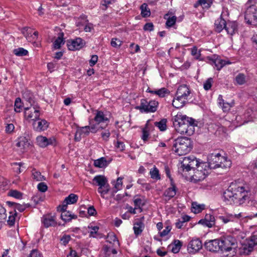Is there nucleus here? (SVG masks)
Returning <instances> with one entry per match:
<instances>
[{
  "instance_id": "1",
  "label": "nucleus",
  "mask_w": 257,
  "mask_h": 257,
  "mask_svg": "<svg viewBox=\"0 0 257 257\" xmlns=\"http://www.w3.org/2000/svg\"><path fill=\"white\" fill-rule=\"evenodd\" d=\"M248 192L243 186L236 183H231L223 193L224 201L236 205H241L245 202Z\"/></svg>"
},
{
  "instance_id": "2",
  "label": "nucleus",
  "mask_w": 257,
  "mask_h": 257,
  "mask_svg": "<svg viewBox=\"0 0 257 257\" xmlns=\"http://www.w3.org/2000/svg\"><path fill=\"white\" fill-rule=\"evenodd\" d=\"M173 125L177 132L190 136L195 132L194 120L181 113H178L173 119Z\"/></svg>"
},
{
  "instance_id": "3",
  "label": "nucleus",
  "mask_w": 257,
  "mask_h": 257,
  "mask_svg": "<svg viewBox=\"0 0 257 257\" xmlns=\"http://www.w3.org/2000/svg\"><path fill=\"white\" fill-rule=\"evenodd\" d=\"M193 147L191 139L187 137H180L175 139L173 145V150L179 156L189 153Z\"/></svg>"
},
{
  "instance_id": "4",
  "label": "nucleus",
  "mask_w": 257,
  "mask_h": 257,
  "mask_svg": "<svg viewBox=\"0 0 257 257\" xmlns=\"http://www.w3.org/2000/svg\"><path fill=\"white\" fill-rule=\"evenodd\" d=\"M208 166L211 169L218 168L227 169L231 166V163L229 160L222 156L219 153H212L208 156Z\"/></svg>"
},
{
  "instance_id": "5",
  "label": "nucleus",
  "mask_w": 257,
  "mask_h": 257,
  "mask_svg": "<svg viewBox=\"0 0 257 257\" xmlns=\"http://www.w3.org/2000/svg\"><path fill=\"white\" fill-rule=\"evenodd\" d=\"M190 95V90L186 85L180 86L176 93V98L172 101L174 107L179 108L183 107L188 100Z\"/></svg>"
},
{
  "instance_id": "6",
  "label": "nucleus",
  "mask_w": 257,
  "mask_h": 257,
  "mask_svg": "<svg viewBox=\"0 0 257 257\" xmlns=\"http://www.w3.org/2000/svg\"><path fill=\"white\" fill-rule=\"evenodd\" d=\"M92 120H89L90 125L80 127L77 128L75 135V140L76 141H80L82 137L88 136L90 133H96L99 130H103L105 128V126L97 127L96 124H91Z\"/></svg>"
},
{
  "instance_id": "7",
  "label": "nucleus",
  "mask_w": 257,
  "mask_h": 257,
  "mask_svg": "<svg viewBox=\"0 0 257 257\" xmlns=\"http://www.w3.org/2000/svg\"><path fill=\"white\" fill-rule=\"evenodd\" d=\"M159 102L156 100L148 101L146 99H141L140 104L135 107L142 113L155 112L157 110Z\"/></svg>"
},
{
  "instance_id": "8",
  "label": "nucleus",
  "mask_w": 257,
  "mask_h": 257,
  "mask_svg": "<svg viewBox=\"0 0 257 257\" xmlns=\"http://www.w3.org/2000/svg\"><path fill=\"white\" fill-rule=\"evenodd\" d=\"M93 181L99 186L98 192L100 194L101 197L104 198V196L106 195L110 190V186L108 183L107 178L103 175L95 176Z\"/></svg>"
},
{
  "instance_id": "9",
  "label": "nucleus",
  "mask_w": 257,
  "mask_h": 257,
  "mask_svg": "<svg viewBox=\"0 0 257 257\" xmlns=\"http://www.w3.org/2000/svg\"><path fill=\"white\" fill-rule=\"evenodd\" d=\"M220 251L227 252L234 250L236 247V239L232 236L229 235L220 239Z\"/></svg>"
},
{
  "instance_id": "10",
  "label": "nucleus",
  "mask_w": 257,
  "mask_h": 257,
  "mask_svg": "<svg viewBox=\"0 0 257 257\" xmlns=\"http://www.w3.org/2000/svg\"><path fill=\"white\" fill-rule=\"evenodd\" d=\"M40 115V107L37 106L25 107L24 116L28 121L32 120L34 121L36 119L39 118Z\"/></svg>"
},
{
  "instance_id": "11",
  "label": "nucleus",
  "mask_w": 257,
  "mask_h": 257,
  "mask_svg": "<svg viewBox=\"0 0 257 257\" xmlns=\"http://www.w3.org/2000/svg\"><path fill=\"white\" fill-rule=\"evenodd\" d=\"M15 143L18 150L22 153L27 151L30 145L29 139L25 136H21L18 138L16 140Z\"/></svg>"
},
{
  "instance_id": "12",
  "label": "nucleus",
  "mask_w": 257,
  "mask_h": 257,
  "mask_svg": "<svg viewBox=\"0 0 257 257\" xmlns=\"http://www.w3.org/2000/svg\"><path fill=\"white\" fill-rule=\"evenodd\" d=\"M36 143L41 148H45L49 145L55 146L57 144L55 137L47 138L42 136H39L36 138Z\"/></svg>"
},
{
  "instance_id": "13",
  "label": "nucleus",
  "mask_w": 257,
  "mask_h": 257,
  "mask_svg": "<svg viewBox=\"0 0 257 257\" xmlns=\"http://www.w3.org/2000/svg\"><path fill=\"white\" fill-rule=\"evenodd\" d=\"M94 114L93 120L96 122L95 124H96L97 127H100V126H98L100 124L106 123V125H107L109 123V118L107 117L106 114L102 110H95ZM100 126H101L100 125Z\"/></svg>"
},
{
  "instance_id": "14",
  "label": "nucleus",
  "mask_w": 257,
  "mask_h": 257,
  "mask_svg": "<svg viewBox=\"0 0 257 257\" xmlns=\"http://www.w3.org/2000/svg\"><path fill=\"white\" fill-rule=\"evenodd\" d=\"M202 247V243L199 238H193L188 243L187 250L190 253H195Z\"/></svg>"
},
{
  "instance_id": "15",
  "label": "nucleus",
  "mask_w": 257,
  "mask_h": 257,
  "mask_svg": "<svg viewBox=\"0 0 257 257\" xmlns=\"http://www.w3.org/2000/svg\"><path fill=\"white\" fill-rule=\"evenodd\" d=\"M205 248L210 251L217 252L220 250V239H215L205 241Z\"/></svg>"
},
{
  "instance_id": "16",
  "label": "nucleus",
  "mask_w": 257,
  "mask_h": 257,
  "mask_svg": "<svg viewBox=\"0 0 257 257\" xmlns=\"http://www.w3.org/2000/svg\"><path fill=\"white\" fill-rule=\"evenodd\" d=\"M32 125L34 130L37 132H42L47 129L49 126V123L45 119H41L39 117L33 122Z\"/></svg>"
},
{
  "instance_id": "17",
  "label": "nucleus",
  "mask_w": 257,
  "mask_h": 257,
  "mask_svg": "<svg viewBox=\"0 0 257 257\" xmlns=\"http://www.w3.org/2000/svg\"><path fill=\"white\" fill-rule=\"evenodd\" d=\"M119 246L111 245V244H105L103 246V254L105 257H115Z\"/></svg>"
},
{
  "instance_id": "18",
  "label": "nucleus",
  "mask_w": 257,
  "mask_h": 257,
  "mask_svg": "<svg viewBox=\"0 0 257 257\" xmlns=\"http://www.w3.org/2000/svg\"><path fill=\"white\" fill-rule=\"evenodd\" d=\"M67 47L69 50L75 51L79 50L83 46V40L80 38L67 41Z\"/></svg>"
},
{
  "instance_id": "19",
  "label": "nucleus",
  "mask_w": 257,
  "mask_h": 257,
  "mask_svg": "<svg viewBox=\"0 0 257 257\" xmlns=\"http://www.w3.org/2000/svg\"><path fill=\"white\" fill-rule=\"evenodd\" d=\"M144 217L143 216L139 219H137L134 224L133 229L134 233L136 236L141 234L144 228Z\"/></svg>"
},
{
  "instance_id": "20",
  "label": "nucleus",
  "mask_w": 257,
  "mask_h": 257,
  "mask_svg": "<svg viewBox=\"0 0 257 257\" xmlns=\"http://www.w3.org/2000/svg\"><path fill=\"white\" fill-rule=\"evenodd\" d=\"M41 221L44 226L46 228L55 226L57 225L55 217L50 215H44L41 219Z\"/></svg>"
},
{
  "instance_id": "21",
  "label": "nucleus",
  "mask_w": 257,
  "mask_h": 257,
  "mask_svg": "<svg viewBox=\"0 0 257 257\" xmlns=\"http://www.w3.org/2000/svg\"><path fill=\"white\" fill-rule=\"evenodd\" d=\"M198 223L209 228L212 227L215 225V217L210 214H207L204 219L198 221Z\"/></svg>"
},
{
  "instance_id": "22",
  "label": "nucleus",
  "mask_w": 257,
  "mask_h": 257,
  "mask_svg": "<svg viewBox=\"0 0 257 257\" xmlns=\"http://www.w3.org/2000/svg\"><path fill=\"white\" fill-rule=\"evenodd\" d=\"M209 60L215 65L216 69L218 70H220L226 64L229 63L221 59L220 57L216 55H213Z\"/></svg>"
},
{
  "instance_id": "23",
  "label": "nucleus",
  "mask_w": 257,
  "mask_h": 257,
  "mask_svg": "<svg viewBox=\"0 0 257 257\" xmlns=\"http://www.w3.org/2000/svg\"><path fill=\"white\" fill-rule=\"evenodd\" d=\"M164 18L166 20V27L167 28L173 27L176 22L177 17L172 12H168L164 15Z\"/></svg>"
},
{
  "instance_id": "24",
  "label": "nucleus",
  "mask_w": 257,
  "mask_h": 257,
  "mask_svg": "<svg viewBox=\"0 0 257 257\" xmlns=\"http://www.w3.org/2000/svg\"><path fill=\"white\" fill-rule=\"evenodd\" d=\"M217 100L218 105L222 108V109L224 112L228 111L234 104L233 101H232L230 103L225 102L221 95H219L218 96Z\"/></svg>"
},
{
  "instance_id": "25",
  "label": "nucleus",
  "mask_w": 257,
  "mask_h": 257,
  "mask_svg": "<svg viewBox=\"0 0 257 257\" xmlns=\"http://www.w3.org/2000/svg\"><path fill=\"white\" fill-rule=\"evenodd\" d=\"M23 33L29 42H35L38 36V32L37 31L34 32L32 34L31 30L29 28H25L23 30Z\"/></svg>"
},
{
  "instance_id": "26",
  "label": "nucleus",
  "mask_w": 257,
  "mask_h": 257,
  "mask_svg": "<svg viewBox=\"0 0 257 257\" xmlns=\"http://www.w3.org/2000/svg\"><path fill=\"white\" fill-rule=\"evenodd\" d=\"M78 199L77 195L74 194H70L68 197H66L62 202L61 206H63V209H67L68 204H73L75 203Z\"/></svg>"
},
{
  "instance_id": "27",
  "label": "nucleus",
  "mask_w": 257,
  "mask_h": 257,
  "mask_svg": "<svg viewBox=\"0 0 257 257\" xmlns=\"http://www.w3.org/2000/svg\"><path fill=\"white\" fill-rule=\"evenodd\" d=\"M227 22L222 18V15L215 20L214 23L215 30L218 33L221 32L225 28Z\"/></svg>"
},
{
  "instance_id": "28",
  "label": "nucleus",
  "mask_w": 257,
  "mask_h": 257,
  "mask_svg": "<svg viewBox=\"0 0 257 257\" xmlns=\"http://www.w3.org/2000/svg\"><path fill=\"white\" fill-rule=\"evenodd\" d=\"M58 209L61 211V219L66 222L70 221L72 218H77L76 215L71 214L69 211H67V209H63V206L60 205L58 207Z\"/></svg>"
},
{
  "instance_id": "29",
  "label": "nucleus",
  "mask_w": 257,
  "mask_h": 257,
  "mask_svg": "<svg viewBox=\"0 0 257 257\" xmlns=\"http://www.w3.org/2000/svg\"><path fill=\"white\" fill-rule=\"evenodd\" d=\"M247 17L257 20V7L255 6H249L247 8L245 18L246 19Z\"/></svg>"
},
{
  "instance_id": "30",
  "label": "nucleus",
  "mask_w": 257,
  "mask_h": 257,
  "mask_svg": "<svg viewBox=\"0 0 257 257\" xmlns=\"http://www.w3.org/2000/svg\"><path fill=\"white\" fill-rule=\"evenodd\" d=\"M205 166H206V164L204 163H199L198 160L194 156H191L190 163L189 166H188L187 171L191 170V169H193L195 168V167H197L198 168H199L200 167L202 168L203 167Z\"/></svg>"
},
{
  "instance_id": "31",
  "label": "nucleus",
  "mask_w": 257,
  "mask_h": 257,
  "mask_svg": "<svg viewBox=\"0 0 257 257\" xmlns=\"http://www.w3.org/2000/svg\"><path fill=\"white\" fill-rule=\"evenodd\" d=\"M231 115L234 116V114H233L232 113H229L226 116V117L227 118H229ZM234 117V118H232L230 120H228V121L231 122L235 127L240 126L244 124L245 122V120H242L241 116L235 115Z\"/></svg>"
},
{
  "instance_id": "32",
  "label": "nucleus",
  "mask_w": 257,
  "mask_h": 257,
  "mask_svg": "<svg viewBox=\"0 0 257 257\" xmlns=\"http://www.w3.org/2000/svg\"><path fill=\"white\" fill-rule=\"evenodd\" d=\"M225 29L228 34L232 36L237 32V24L235 22H228Z\"/></svg>"
},
{
  "instance_id": "33",
  "label": "nucleus",
  "mask_w": 257,
  "mask_h": 257,
  "mask_svg": "<svg viewBox=\"0 0 257 257\" xmlns=\"http://www.w3.org/2000/svg\"><path fill=\"white\" fill-rule=\"evenodd\" d=\"M63 37L64 33L63 32L59 33L57 38L53 43V47L55 49H60L61 45L64 44L65 40Z\"/></svg>"
},
{
  "instance_id": "34",
  "label": "nucleus",
  "mask_w": 257,
  "mask_h": 257,
  "mask_svg": "<svg viewBox=\"0 0 257 257\" xmlns=\"http://www.w3.org/2000/svg\"><path fill=\"white\" fill-rule=\"evenodd\" d=\"M106 242L111 245L119 246V243L116 235L113 233H109L106 237Z\"/></svg>"
},
{
  "instance_id": "35",
  "label": "nucleus",
  "mask_w": 257,
  "mask_h": 257,
  "mask_svg": "<svg viewBox=\"0 0 257 257\" xmlns=\"http://www.w3.org/2000/svg\"><path fill=\"white\" fill-rule=\"evenodd\" d=\"M212 4L211 0H198L194 5V7L195 8H197L198 7L201 6L203 9H208Z\"/></svg>"
},
{
  "instance_id": "36",
  "label": "nucleus",
  "mask_w": 257,
  "mask_h": 257,
  "mask_svg": "<svg viewBox=\"0 0 257 257\" xmlns=\"http://www.w3.org/2000/svg\"><path fill=\"white\" fill-rule=\"evenodd\" d=\"M182 245V243L179 240H175L174 242L169 245V247L171 249L172 252L174 253H178Z\"/></svg>"
},
{
  "instance_id": "37",
  "label": "nucleus",
  "mask_w": 257,
  "mask_h": 257,
  "mask_svg": "<svg viewBox=\"0 0 257 257\" xmlns=\"http://www.w3.org/2000/svg\"><path fill=\"white\" fill-rule=\"evenodd\" d=\"M247 81V78L245 74L239 73L236 75L234 78V83L242 85L244 84Z\"/></svg>"
},
{
  "instance_id": "38",
  "label": "nucleus",
  "mask_w": 257,
  "mask_h": 257,
  "mask_svg": "<svg viewBox=\"0 0 257 257\" xmlns=\"http://www.w3.org/2000/svg\"><path fill=\"white\" fill-rule=\"evenodd\" d=\"M176 194V186L172 184L171 187L168 188L165 190L164 193V195L168 198V199H170L175 196Z\"/></svg>"
},
{
  "instance_id": "39",
  "label": "nucleus",
  "mask_w": 257,
  "mask_h": 257,
  "mask_svg": "<svg viewBox=\"0 0 257 257\" xmlns=\"http://www.w3.org/2000/svg\"><path fill=\"white\" fill-rule=\"evenodd\" d=\"M190 217L188 215H185L181 217L180 218L178 219L175 222V226L178 229H180L184 225V223L190 220Z\"/></svg>"
},
{
  "instance_id": "40",
  "label": "nucleus",
  "mask_w": 257,
  "mask_h": 257,
  "mask_svg": "<svg viewBox=\"0 0 257 257\" xmlns=\"http://www.w3.org/2000/svg\"><path fill=\"white\" fill-rule=\"evenodd\" d=\"M206 176L207 175L206 174L205 171H203L201 169L200 170L198 168L195 171L193 177L196 180L201 181L204 179Z\"/></svg>"
},
{
  "instance_id": "41",
  "label": "nucleus",
  "mask_w": 257,
  "mask_h": 257,
  "mask_svg": "<svg viewBox=\"0 0 257 257\" xmlns=\"http://www.w3.org/2000/svg\"><path fill=\"white\" fill-rule=\"evenodd\" d=\"M226 215L230 222L237 221L244 217L241 213L237 214L226 213Z\"/></svg>"
},
{
  "instance_id": "42",
  "label": "nucleus",
  "mask_w": 257,
  "mask_h": 257,
  "mask_svg": "<svg viewBox=\"0 0 257 257\" xmlns=\"http://www.w3.org/2000/svg\"><path fill=\"white\" fill-rule=\"evenodd\" d=\"M191 156L184 157L182 161L180 160L181 166L180 169L183 171H187L188 166L189 165Z\"/></svg>"
},
{
  "instance_id": "43",
  "label": "nucleus",
  "mask_w": 257,
  "mask_h": 257,
  "mask_svg": "<svg viewBox=\"0 0 257 257\" xmlns=\"http://www.w3.org/2000/svg\"><path fill=\"white\" fill-rule=\"evenodd\" d=\"M140 9L141 10V15L143 17L146 18L150 16L151 12L147 4H143L140 7Z\"/></svg>"
},
{
  "instance_id": "44",
  "label": "nucleus",
  "mask_w": 257,
  "mask_h": 257,
  "mask_svg": "<svg viewBox=\"0 0 257 257\" xmlns=\"http://www.w3.org/2000/svg\"><path fill=\"white\" fill-rule=\"evenodd\" d=\"M205 207L204 204H199L196 202L192 203V211L194 213H199L201 212Z\"/></svg>"
},
{
  "instance_id": "45",
  "label": "nucleus",
  "mask_w": 257,
  "mask_h": 257,
  "mask_svg": "<svg viewBox=\"0 0 257 257\" xmlns=\"http://www.w3.org/2000/svg\"><path fill=\"white\" fill-rule=\"evenodd\" d=\"M94 165L97 168H103L107 166L106 160L104 157H101L94 161Z\"/></svg>"
},
{
  "instance_id": "46",
  "label": "nucleus",
  "mask_w": 257,
  "mask_h": 257,
  "mask_svg": "<svg viewBox=\"0 0 257 257\" xmlns=\"http://www.w3.org/2000/svg\"><path fill=\"white\" fill-rule=\"evenodd\" d=\"M13 53L17 56L22 57L28 55V51L22 47L14 49Z\"/></svg>"
},
{
  "instance_id": "47",
  "label": "nucleus",
  "mask_w": 257,
  "mask_h": 257,
  "mask_svg": "<svg viewBox=\"0 0 257 257\" xmlns=\"http://www.w3.org/2000/svg\"><path fill=\"white\" fill-rule=\"evenodd\" d=\"M32 174L33 179L37 181H41L45 180L44 176L42 175L41 173L35 169L32 170Z\"/></svg>"
},
{
  "instance_id": "48",
  "label": "nucleus",
  "mask_w": 257,
  "mask_h": 257,
  "mask_svg": "<svg viewBox=\"0 0 257 257\" xmlns=\"http://www.w3.org/2000/svg\"><path fill=\"white\" fill-rule=\"evenodd\" d=\"M122 178L118 177L117 179L116 182H114L115 183L114 184V188H113V190H112L113 193H115L118 191H119L122 189Z\"/></svg>"
},
{
  "instance_id": "49",
  "label": "nucleus",
  "mask_w": 257,
  "mask_h": 257,
  "mask_svg": "<svg viewBox=\"0 0 257 257\" xmlns=\"http://www.w3.org/2000/svg\"><path fill=\"white\" fill-rule=\"evenodd\" d=\"M167 119L165 118L162 119L159 121L155 122V125L158 127L161 131H165L167 128Z\"/></svg>"
},
{
  "instance_id": "50",
  "label": "nucleus",
  "mask_w": 257,
  "mask_h": 257,
  "mask_svg": "<svg viewBox=\"0 0 257 257\" xmlns=\"http://www.w3.org/2000/svg\"><path fill=\"white\" fill-rule=\"evenodd\" d=\"M150 174L153 179L159 180L161 179L159 170L155 166L151 169Z\"/></svg>"
},
{
  "instance_id": "51",
  "label": "nucleus",
  "mask_w": 257,
  "mask_h": 257,
  "mask_svg": "<svg viewBox=\"0 0 257 257\" xmlns=\"http://www.w3.org/2000/svg\"><path fill=\"white\" fill-rule=\"evenodd\" d=\"M255 245H257V234L251 236L250 240L248 242V251H251Z\"/></svg>"
},
{
  "instance_id": "52",
  "label": "nucleus",
  "mask_w": 257,
  "mask_h": 257,
  "mask_svg": "<svg viewBox=\"0 0 257 257\" xmlns=\"http://www.w3.org/2000/svg\"><path fill=\"white\" fill-rule=\"evenodd\" d=\"M8 195L17 199H21L23 196L22 193L17 190H10L8 193Z\"/></svg>"
},
{
  "instance_id": "53",
  "label": "nucleus",
  "mask_w": 257,
  "mask_h": 257,
  "mask_svg": "<svg viewBox=\"0 0 257 257\" xmlns=\"http://www.w3.org/2000/svg\"><path fill=\"white\" fill-rule=\"evenodd\" d=\"M22 102L20 98L18 97L15 101V111L17 112H20L22 108Z\"/></svg>"
},
{
  "instance_id": "54",
  "label": "nucleus",
  "mask_w": 257,
  "mask_h": 257,
  "mask_svg": "<svg viewBox=\"0 0 257 257\" xmlns=\"http://www.w3.org/2000/svg\"><path fill=\"white\" fill-rule=\"evenodd\" d=\"M170 91L165 87H162L160 89H158V96L159 97L163 98L167 95H169Z\"/></svg>"
},
{
  "instance_id": "55",
  "label": "nucleus",
  "mask_w": 257,
  "mask_h": 257,
  "mask_svg": "<svg viewBox=\"0 0 257 257\" xmlns=\"http://www.w3.org/2000/svg\"><path fill=\"white\" fill-rule=\"evenodd\" d=\"M122 44V42L116 38L111 39L110 45L112 47L118 48H119Z\"/></svg>"
},
{
  "instance_id": "56",
  "label": "nucleus",
  "mask_w": 257,
  "mask_h": 257,
  "mask_svg": "<svg viewBox=\"0 0 257 257\" xmlns=\"http://www.w3.org/2000/svg\"><path fill=\"white\" fill-rule=\"evenodd\" d=\"M10 215L7 220L8 224L10 226H13L15 223L16 213L10 212Z\"/></svg>"
},
{
  "instance_id": "57",
  "label": "nucleus",
  "mask_w": 257,
  "mask_h": 257,
  "mask_svg": "<svg viewBox=\"0 0 257 257\" xmlns=\"http://www.w3.org/2000/svg\"><path fill=\"white\" fill-rule=\"evenodd\" d=\"M114 145L117 151L122 152L125 150V145L122 142L117 141L114 142Z\"/></svg>"
},
{
  "instance_id": "58",
  "label": "nucleus",
  "mask_w": 257,
  "mask_h": 257,
  "mask_svg": "<svg viewBox=\"0 0 257 257\" xmlns=\"http://www.w3.org/2000/svg\"><path fill=\"white\" fill-rule=\"evenodd\" d=\"M213 83V79L212 78L210 77L208 78L203 84V88L205 90H209L212 85Z\"/></svg>"
},
{
  "instance_id": "59",
  "label": "nucleus",
  "mask_w": 257,
  "mask_h": 257,
  "mask_svg": "<svg viewBox=\"0 0 257 257\" xmlns=\"http://www.w3.org/2000/svg\"><path fill=\"white\" fill-rule=\"evenodd\" d=\"M7 203L11 204L12 205H14L15 209L17 210L20 212H23L25 209V206H24L23 205H21L20 204H17V203H15L11 202H7Z\"/></svg>"
},
{
  "instance_id": "60",
  "label": "nucleus",
  "mask_w": 257,
  "mask_h": 257,
  "mask_svg": "<svg viewBox=\"0 0 257 257\" xmlns=\"http://www.w3.org/2000/svg\"><path fill=\"white\" fill-rule=\"evenodd\" d=\"M155 126V122L153 123L151 120H148L144 128L147 130V131L151 132L154 130Z\"/></svg>"
},
{
  "instance_id": "61",
  "label": "nucleus",
  "mask_w": 257,
  "mask_h": 257,
  "mask_svg": "<svg viewBox=\"0 0 257 257\" xmlns=\"http://www.w3.org/2000/svg\"><path fill=\"white\" fill-rule=\"evenodd\" d=\"M24 165V163L22 162H15L13 163V165L17 166V168H15V171L18 174L21 173L23 171V170L21 168V167Z\"/></svg>"
},
{
  "instance_id": "62",
  "label": "nucleus",
  "mask_w": 257,
  "mask_h": 257,
  "mask_svg": "<svg viewBox=\"0 0 257 257\" xmlns=\"http://www.w3.org/2000/svg\"><path fill=\"white\" fill-rule=\"evenodd\" d=\"M110 133L108 130H105L101 134V136L103 141L107 142L109 140Z\"/></svg>"
},
{
  "instance_id": "63",
  "label": "nucleus",
  "mask_w": 257,
  "mask_h": 257,
  "mask_svg": "<svg viewBox=\"0 0 257 257\" xmlns=\"http://www.w3.org/2000/svg\"><path fill=\"white\" fill-rule=\"evenodd\" d=\"M90 231L89 236L91 237H96L99 227L97 226H91L90 227Z\"/></svg>"
},
{
  "instance_id": "64",
  "label": "nucleus",
  "mask_w": 257,
  "mask_h": 257,
  "mask_svg": "<svg viewBox=\"0 0 257 257\" xmlns=\"http://www.w3.org/2000/svg\"><path fill=\"white\" fill-rule=\"evenodd\" d=\"M41 256H42L41 253L40 252V251L38 249H33L31 251V252L29 255V257H41Z\"/></svg>"
}]
</instances>
